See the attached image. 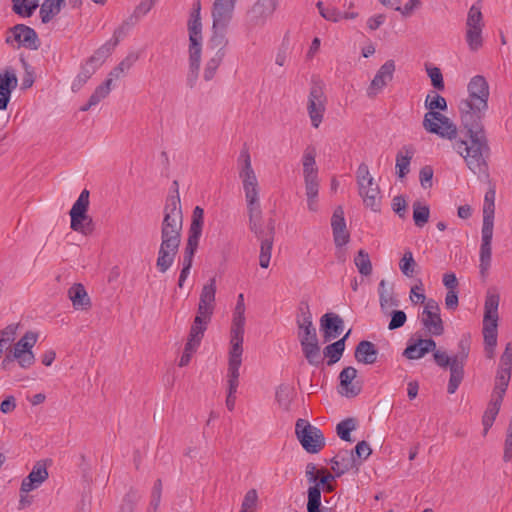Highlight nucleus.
I'll return each instance as SVG.
<instances>
[{
  "instance_id": "obj_1",
  "label": "nucleus",
  "mask_w": 512,
  "mask_h": 512,
  "mask_svg": "<svg viewBox=\"0 0 512 512\" xmlns=\"http://www.w3.org/2000/svg\"><path fill=\"white\" fill-rule=\"evenodd\" d=\"M467 89L469 96L460 101L459 111L469 141L456 140L452 147L474 174L487 175L490 148L482 120L488 109L489 85L484 76L476 75L471 78Z\"/></svg>"
},
{
  "instance_id": "obj_2",
  "label": "nucleus",
  "mask_w": 512,
  "mask_h": 512,
  "mask_svg": "<svg viewBox=\"0 0 512 512\" xmlns=\"http://www.w3.org/2000/svg\"><path fill=\"white\" fill-rule=\"evenodd\" d=\"M175 194L169 195L163 209L161 223V243L156 260L159 272L165 273L173 265L181 243L183 214L178 192V182L174 181Z\"/></svg>"
},
{
  "instance_id": "obj_3",
  "label": "nucleus",
  "mask_w": 512,
  "mask_h": 512,
  "mask_svg": "<svg viewBox=\"0 0 512 512\" xmlns=\"http://www.w3.org/2000/svg\"><path fill=\"white\" fill-rule=\"evenodd\" d=\"M298 327V340L307 362L313 366H319L323 359L321 357L320 345L316 328L312 322V314L307 301H301L296 315Z\"/></svg>"
},
{
  "instance_id": "obj_4",
  "label": "nucleus",
  "mask_w": 512,
  "mask_h": 512,
  "mask_svg": "<svg viewBox=\"0 0 512 512\" xmlns=\"http://www.w3.org/2000/svg\"><path fill=\"white\" fill-rule=\"evenodd\" d=\"M425 107L428 109V112L424 115L422 125L427 132L437 134L453 142L462 140L457 138L458 131L456 125L448 117L436 111L447 109V102L443 96L435 92L433 96L428 94L425 99Z\"/></svg>"
},
{
  "instance_id": "obj_5",
  "label": "nucleus",
  "mask_w": 512,
  "mask_h": 512,
  "mask_svg": "<svg viewBox=\"0 0 512 512\" xmlns=\"http://www.w3.org/2000/svg\"><path fill=\"white\" fill-rule=\"evenodd\" d=\"M200 1L194 5L188 21L189 32V72L186 83L189 88H194L198 79L201 54H202V23L200 18Z\"/></svg>"
},
{
  "instance_id": "obj_6",
  "label": "nucleus",
  "mask_w": 512,
  "mask_h": 512,
  "mask_svg": "<svg viewBox=\"0 0 512 512\" xmlns=\"http://www.w3.org/2000/svg\"><path fill=\"white\" fill-rule=\"evenodd\" d=\"M500 295L496 288H489L486 292L483 317V338L486 355L489 359L494 357L495 347L497 345V327H498V307Z\"/></svg>"
},
{
  "instance_id": "obj_7",
  "label": "nucleus",
  "mask_w": 512,
  "mask_h": 512,
  "mask_svg": "<svg viewBox=\"0 0 512 512\" xmlns=\"http://www.w3.org/2000/svg\"><path fill=\"white\" fill-rule=\"evenodd\" d=\"M204 224V210L196 206L192 213V221L188 231V239L182 255V269L178 279V287L183 288L186 279L190 274L193 265V259L198 249L199 240L202 235Z\"/></svg>"
},
{
  "instance_id": "obj_8",
  "label": "nucleus",
  "mask_w": 512,
  "mask_h": 512,
  "mask_svg": "<svg viewBox=\"0 0 512 512\" xmlns=\"http://www.w3.org/2000/svg\"><path fill=\"white\" fill-rule=\"evenodd\" d=\"M359 196L366 207L372 211L380 210V188L369 172L368 165L361 163L356 171Z\"/></svg>"
},
{
  "instance_id": "obj_9",
  "label": "nucleus",
  "mask_w": 512,
  "mask_h": 512,
  "mask_svg": "<svg viewBox=\"0 0 512 512\" xmlns=\"http://www.w3.org/2000/svg\"><path fill=\"white\" fill-rule=\"evenodd\" d=\"M238 161L241 164L239 177L242 180L247 207L260 205L258 180L252 168L251 157L247 149L241 151Z\"/></svg>"
},
{
  "instance_id": "obj_10",
  "label": "nucleus",
  "mask_w": 512,
  "mask_h": 512,
  "mask_svg": "<svg viewBox=\"0 0 512 512\" xmlns=\"http://www.w3.org/2000/svg\"><path fill=\"white\" fill-rule=\"evenodd\" d=\"M89 191L82 190L78 199L73 204L69 214L71 217L70 227L73 231L79 232L85 236L91 235L94 231L92 218L87 214L89 208Z\"/></svg>"
},
{
  "instance_id": "obj_11",
  "label": "nucleus",
  "mask_w": 512,
  "mask_h": 512,
  "mask_svg": "<svg viewBox=\"0 0 512 512\" xmlns=\"http://www.w3.org/2000/svg\"><path fill=\"white\" fill-rule=\"evenodd\" d=\"M295 434L308 453H318L325 446V438L321 430L305 419L300 418L296 421Z\"/></svg>"
},
{
  "instance_id": "obj_12",
  "label": "nucleus",
  "mask_w": 512,
  "mask_h": 512,
  "mask_svg": "<svg viewBox=\"0 0 512 512\" xmlns=\"http://www.w3.org/2000/svg\"><path fill=\"white\" fill-rule=\"evenodd\" d=\"M326 101L323 83L313 80L308 96L307 111L314 128H318L323 120Z\"/></svg>"
},
{
  "instance_id": "obj_13",
  "label": "nucleus",
  "mask_w": 512,
  "mask_h": 512,
  "mask_svg": "<svg viewBox=\"0 0 512 512\" xmlns=\"http://www.w3.org/2000/svg\"><path fill=\"white\" fill-rule=\"evenodd\" d=\"M494 216L483 215L482 237L480 246V274L485 278L491 266L492 238H493Z\"/></svg>"
},
{
  "instance_id": "obj_14",
  "label": "nucleus",
  "mask_w": 512,
  "mask_h": 512,
  "mask_svg": "<svg viewBox=\"0 0 512 512\" xmlns=\"http://www.w3.org/2000/svg\"><path fill=\"white\" fill-rule=\"evenodd\" d=\"M459 351L453 356L452 378H449L447 392L454 394L464 378V366L470 351L468 339L463 338L458 343Z\"/></svg>"
},
{
  "instance_id": "obj_15",
  "label": "nucleus",
  "mask_w": 512,
  "mask_h": 512,
  "mask_svg": "<svg viewBox=\"0 0 512 512\" xmlns=\"http://www.w3.org/2000/svg\"><path fill=\"white\" fill-rule=\"evenodd\" d=\"M249 217V229L255 234L259 241L265 240V238L271 237L274 239L275 236V220L273 218L268 219L266 224L262 221V210L260 205L247 207Z\"/></svg>"
},
{
  "instance_id": "obj_16",
  "label": "nucleus",
  "mask_w": 512,
  "mask_h": 512,
  "mask_svg": "<svg viewBox=\"0 0 512 512\" xmlns=\"http://www.w3.org/2000/svg\"><path fill=\"white\" fill-rule=\"evenodd\" d=\"M278 6V0H257L247 12L249 28L262 27L273 15Z\"/></svg>"
},
{
  "instance_id": "obj_17",
  "label": "nucleus",
  "mask_w": 512,
  "mask_h": 512,
  "mask_svg": "<svg viewBox=\"0 0 512 512\" xmlns=\"http://www.w3.org/2000/svg\"><path fill=\"white\" fill-rule=\"evenodd\" d=\"M396 65L394 60H387L377 71L367 88V96L369 98L376 97L389 82L392 81Z\"/></svg>"
},
{
  "instance_id": "obj_18",
  "label": "nucleus",
  "mask_w": 512,
  "mask_h": 512,
  "mask_svg": "<svg viewBox=\"0 0 512 512\" xmlns=\"http://www.w3.org/2000/svg\"><path fill=\"white\" fill-rule=\"evenodd\" d=\"M216 279L213 277L206 283L200 293L197 314L203 318H212L215 308Z\"/></svg>"
},
{
  "instance_id": "obj_19",
  "label": "nucleus",
  "mask_w": 512,
  "mask_h": 512,
  "mask_svg": "<svg viewBox=\"0 0 512 512\" xmlns=\"http://www.w3.org/2000/svg\"><path fill=\"white\" fill-rule=\"evenodd\" d=\"M244 331L245 325H231L228 364H242Z\"/></svg>"
},
{
  "instance_id": "obj_20",
  "label": "nucleus",
  "mask_w": 512,
  "mask_h": 512,
  "mask_svg": "<svg viewBox=\"0 0 512 512\" xmlns=\"http://www.w3.org/2000/svg\"><path fill=\"white\" fill-rule=\"evenodd\" d=\"M237 0H215L212 8V18L215 27H228Z\"/></svg>"
},
{
  "instance_id": "obj_21",
  "label": "nucleus",
  "mask_w": 512,
  "mask_h": 512,
  "mask_svg": "<svg viewBox=\"0 0 512 512\" xmlns=\"http://www.w3.org/2000/svg\"><path fill=\"white\" fill-rule=\"evenodd\" d=\"M331 227L336 247H342L346 245L350 240V234L346 227L344 210L341 206L336 207L333 212L331 218Z\"/></svg>"
},
{
  "instance_id": "obj_22",
  "label": "nucleus",
  "mask_w": 512,
  "mask_h": 512,
  "mask_svg": "<svg viewBox=\"0 0 512 512\" xmlns=\"http://www.w3.org/2000/svg\"><path fill=\"white\" fill-rule=\"evenodd\" d=\"M344 321L336 313L329 312L320 318V330L323 334L324 341L328 342L337 338L343 331Z\"/></svg>"
},
{
  "instance_id": "obj_23",
  "label": "nucleus",
  "mask_w": 512,
  "mask_h": 512,
  "mask_svg": "<svg viewBox=\"0 0 512 512\" xmlns=\"http://www.w3.org/2000/svg\"><path fill=\"white\" fill-rule=\"evenodd\" d=\"M10 32L14 40L27 49L37 50L40 47L38 35L33 28L25 24H16L10 28Z\"/></svg>"
},
{
  "instance_id": "obj_24",
  "label": "nucleus",
  "mask_w": 512,
  "mask_h": 512,
  "mask_svg": "<svg viewBox=\"0 0 512 512\" xmlns=\"http://www.w3.org/2000/svg\"><path fill=\"white\" fill-rule=\"evenodd\" d=\"M357 376V370L348 366L345 367L339 374V392L346 397H355L361 392V385L353 383V380Z\"/></svg>"
},
{
  "instance_id": "obj_25",
  "label": "nucleus",
  "mask_w": 512,
  "mask_h": 512,
  "mask_svg": "<svg viewBox=\"0 0 512 512\" xmlns=\"http://www.w3.org/2000/svg\"><path fill=\"white\" fill-rule=\"evenodd\" d=\"M378 350L374 343L362 340L360 341L354 352V357L359 363L366 365L374 364L377 361Z\"/></svg>"
},
{
  "instance_id": "obj_26",
  "label": "nucleus",
  "mask_w": 512,
  "mask_h": 512,
  "mask_svg": "<svg viewBox=\"0 0 512 512\" xmlns=\"http://www.w3.org/2000/svg\"><path fill=\"white\" fill-rule=\"evenodd\" d=\"M68 298L72 302V306L76 310H88L91 308V300L85 287L76 283L68 289Z\"/></svg>"
},
{
  "instance_id": "obj_27",
  "label": "nucleus",
  "mask_w": 512,
  "mask_h": 512,
  "mask_svg": "<svg viewBox=\"0 0 512 512\" xmlns=\"http://www.w3.org/2000/svg\"><path fill=\"white\" fill-rule=\"evenodd\" d=\"M414 154L413 145H405L397 152L395 168L399 178H404L410 172V163Z\"/></svg>"
},
{
  "instance_id": "obj_28",
  "label": "nucleus",
  "mask_w": 512,
  "mask_h": 512,
  "mask_svg": "<svg viewBox=\"0 0 512 512\" xmlns=\"http://www.w3.org/2000/svg\"><path fill=\"white\" fill-rule=\"evenodd\" d=\"M503 398L502 396H495L491 394V399L487 405V408L482 417L483 424V435L485 436L488 433V430L492 427L496 416L499 413Z\"/></svg>"
},
{
  "instance_id": "obj_29",
  "label": "nucleus",
  "mask_w": 512,
  "mask_h": 512,
  "mask_svg": "<svg viewBox=\"0 0 512 512\" xmlns=\"http://www.w3.org/2000/svg\"><path fill=\"white\" fill-rule=\"evenodd\" d=\"M210 321H211V318H203L202 316L196 314L194 321L190 328L187 343H190L194 346L199 347L201 340L204 336V333H205Z\"/></svg>"
},
{
  "instance_id": "obj_30",
  "label": "nucleus",
  "mask_w": 512,
  "mask_h": 512,
  "mask_svg": "<svg viewBox=\"0 0 512 512\" xmlns=\"http://www.w3.org/2000/svg\"><path fill=\"white\" fill-rule=\"evenodd\" d=\"M378 291L380 307L383 312H387L390 308L399 305V301L393 294V286L388 285L384 279L380 281Z\"/></svg>"
},
{
  "instance_id": "obj_31",
  "label": "nucleus",
  "mask_w": 512,
  "mask_h": 512,
  "mask_svg": "<svg viewBox=\"0 0 512 512\" xmlns=\"http://www.w3.org/2000/svg\"><path fill=\"white\" fill-rule=\"evenodd\" d=\"M351 330H348V332L339 340L336 342L327 345L324 350L323 354L325 357L328 358L327 364L333 365L336 362H338L345 350V341L349 337Z\"/></svg>"
},
{
  "instance_id": "obj_32",
  "label": "nucleus",
  "mask_w": 512,
  "mask_h": 512,
  "mask_svg": "<svg viewBox=\"0 0 512 512\" xmlns=\"http://www.w3.org/2000/svg\"><path fill=\"white\" fill-rule=\"evenodd\" d=\"M213 33L209 39V48L214 50L216 54L226 55V47L228 45V39L226 37L227 27H215L212 26Z\"/></svg>"
},
{
  "instance_id": "obj_33",
  "label": "nucleus",
  "mask_w": 512,
  "mask_h": 512,
  "mask_svg": "<svg viewBox=\"0 0 512 512\" xmlns=\"http://www.w3.org/2000/svg\"><path fill=\"white\" fill-rule=\"evenodd\" d=\"M315 157V148L311 146L307 147L302 158L304 179L318 177V168L316 166Z\"/></svg>"
},
{
  "instance_id": "obj_34",
  "label": "nucleus",
  "mask_w": 512,
  "mask_h": 512,
  "mask_svg": "<svg viewBox=\"0 0 512 512\" xmlns=\"http://www.w3.org/2000/svg\"><path fill=\"white\" fill-rule=\"evenodd\" d=\"M64 3L65 0H44L39 12L42 23H49L59 14Z\"/></svg>"
},
{
  "instance_id": "obj_35",
  "label": "nucleus",
  "mask_w": 512,
  "mask_h": 512,
  "mask_svg": "<svg viewBox=\"0 0 512 512\" xmlns=\"http://www.w3.org/2000/svg\"><path fill=\"white\" fill-rule=\"evenodd\" d=\"M421 323L432 336H441L444 333V325L440 314H422Z\"/></svg>"
},
{
  "instance_id": "obj_36",
  "label": "nucleus",
  "mask_w": 512,
  "mask_h": 512,
  "mask_svg": "<svg viewBox=\"0 0 512 512\" xmlns=\"http://www.w3.org/2000/svg\"><path fill=\"white\" fill-rule=\"evenodd\" d=\"M124 34L123 27L118 28L114 32V38L115 42L112 47H110L108 44L103 45L101 48H99L94 55H92L88 62L93 65V63H97V68L105 61V59L111 54V51L113 47H115L118 42L119 38Z\"/></svg>"
},
{
  "instance_id": "obj_37",
  "label": "nucleus",
  "mask_w": 512,
  "mask_h": 512,
  "mask_svg": "<svg viewBox=\"0 0 512 512\" xmlns=\"http://www.w3.org/2000/svg\"><path fill=\"white\" fill-rule=\"evenodd\" d=\"M353 462V452H351V455H347V453L344 455L338 454L331 460L332 470L335 472V475L339 477L353 467Z\"/></svg>"
},
{
  "instance_id": "obj_38",
  "label": "nucleus",
  "mask_w": 512,
  "mask_h": 512,
  "mask_svg": "<svg viewBox=\"0 0 512 512\" xmlns=\"http://www.w3.org/2000/svg\"><path fill=\"white\" fill-rule=\"evenodd\" d=\"M137 60L138 55L136 53H129L116 67L112 69L108 78H111V82H113L114 79L123 77Z\"/></svg>"
},
{
  "instance_id": "obj_39",
  "label": "nucleus",
  "mask_w": 512,
  "mask_h": 512,
  "mask_svg": "<svg viewBox=\"0 0 512 512\" xmlns=\"http://www.w3.org/2000/svg\"><path fill=\"white\" fill-rule=\"evenodd\" d=\"M12 10L22 17H30L39 6L38 0H12Z\"/></svg>"
},
{
  "instance_id": "obj_40",
  "label": "nucleus",
  "mask_w": 512,
  "mask_h": 512,
  "mask_svg": "<svg viewBox=\"0 0 512 512\" xmlns=\"http://www.w3.org/2000/svg\"><path fill=\"white\" fill-rule=\"evenodd\" d=\"M511 378V371L498 368L495 377V386L492 395L504 397L509 381Z\"/></svg>"
},
{
  "instance_id": "obj_41",
  "label": "nucleus",
  "mask_w": 512,
  "mask_h": 512,
  "mask_svg": "<svg viewBox=\"0 0 512 512\" xmlns=\"http://www.w3.org/2000/svg\"><path fill=\"white\" fill-rule=\"evenodd\" d=\"M226 55L220 53L216 54L214 53L213 56H211L205 63L204 71H203V78L205 81H211L216 73L220 65L222 64L224 58Z\"/></svg>"
},
{
  "instance_id": "obj_42",
  "label": "nucleus",
  "mask_w": 512,
  "mask_h": 512,
  "mask_svg": "<svg viewBox=\"0 0 512 512\" xmlns=\"http://www.w3.org/2000/svg\"><path fill=\"white\" fill-rule=\"evenodd\" d=\"M18 85V79L15 74L14 69L6 68L3 71H0V88L3 91H8L12 93L14 89H16Z\"/></svg>"
},
{
  "instance_id": "obj_43",
  "label": "nucleus",
  "mask_w": 512,
  "mask_h": 512,
  "mask_svg": "<svg viewBox=\"0 0 512 512\" xmlns=\"http://www.w3.org/2000/svg\"><path fill=\"white\" fill-rule=\"evenodd\" d=\"M354 264L358 269V272L362 276H369L372 273V263L369 257V254L360 249L357 255L354 257Z\"/></svg>"
},
{
  "instance_id": "obj_44",
  "label": "nucleus",
  "mask_w": 512,
  "mask_h": 512,
  "mask_svg": "<svg viewBox=\"0 0 512 512\" xmlns=\"http://www.w3.org/2000/svg\"><path fill=\"white\" fill-rule=\"evenodd\" d=\"M97 66L90 64L88 61L82 66L81 71L73 81L72 90L78 91L96 72Z\"/></svg>"
},
{
  "instance_id": "obj_45",
  "label": "nucleus",
  "mask_w": 512,
  "mask_h": 512,
  "mask_svg": "<svg viewBox=\"0 0 512 512\" xmlns=\"http://www.w3.org/2000/svg\"><path fill=\"white\" fill-rule=\"evenodd\" d=\"M482 30L483 28H466L465 39L470 51L476 52L483 46Z\"/></svg>"
},
{
  "instance_id": "obj_46",
  "label": "nucleus",
  "mask_w": 512,
  "mask_h": 512,
  "mask_svg": "<svg viewBox=\"0 0 512 512\" xmlns=\"http://www.w3.org/2000/svg\"><path fill=\"white\" fill-rule=\"evenodd\" d=\"M417 263L411 250H406L400 259L399 268L406 277H413L416 273Z\"/></svg>"
},
{
  "instance_id": "obj_47",
  "label": "nucleus",
  "mask_w": 512,
  "mask_h": 512,
  "mask_svg": "<svg viewBox=\"0 0 512 512\" xmlns=\"http://www.w3.org/2000/svg\"><path fill=\"white\" fill-rule=\"evenodd\" d=\"M321 489L318 484L308 489L307 512H321Z\"/></svg>"
},
{
  "instance_id": "obj_48",
  "label": "nucleus",
  "mask_w": 512,
  "mask_h": 512,
  "mask_svg": "<svg viewBox=\"0 0 512 512\" xmlns=\"http://www.w3.org/2000/svg\"><path fill=\"white\" fill-rule=\"evenodd\" d=\"M430 209L419 201L413 203V220L417 227H423L429 220Z\"/></svg>"
},
{
  "instance_id": "obj_49",
  "label": "nucleus",
  "mask_w": 512,
  "mask_h": 512,
  "mask_svg": "<svg viewBox=\"0 0 512 512\" xmlns=\"http://www.w3.org/2000/svg\"><path fill=\"white\" fill-rule=\"evenodd\" d=\"M427 354L425 346L420 344V338L415 340L413 343L409 342L403 352V356L410 360H416L424 357Z\"/></svg>"
},
{
  "instance_id": "obj_50",
  "label": "nucleus",
  "mask_w": 512,
  "mask_h": 512,
  "mask_svg": "<svg viewBox=\"0 0 512 512\" xmlns=\"http://www.w3.org/2000/svg\"><path fill=\"white\" fill-rule=\"evenodd\" d=\"M356 429V421L354 418H346L339 422L336 426V432L340 439L351 441V431Z\"/></svg>"
},
{
  "instance_id": "obj_51",
  "label": "nucleus",
  "mask_w": 512,
  "mask_h": 512,
  "mask_svg": "<svg viewBox=\"0 0 512 512\" xmlns=\"http://www.w3.org/2000/svg\"><path fill=\"white\" fill-rule=\"evenodd\" d=\"M483 15L481 9L476 5H472L468 11L466 19V28H483Z\"/></svg>"
},
{
  "instance_id": "obj_52",
  "label": "nucleus",
  "mask_w": 512,
  "mask_h": 512,
  "mask_svg": "<svg viewBox=\"0 0 512 512\" xmlns=\"http://www.w3.org/2000/svg\"><path fill=\"white\" fill-rule=\"evenodd\" d=\"M293 389L287 384H281L276 390V401L284 409L288 410L292 399Z\"/></svg>"
},
{
  "instance_id": "obj_53",
  "label": "nucleus",
  "mask_w": 512,
  "mask_h": 512,
  "mask_svg": "<svg viewBox=\"0 0 512 512\" xmlns=\"http://www.w3.org/2000/svg\"><path fill=\"white\" fill-rule=\"evenodd\" d=\"M260 255H259V264L262 268H268L270 259H271V251L273 247L274 239L271 237L265 238V240L260 241Z\"/></svg>"
},
{
  "instance_id": "obj_54",
  "label": "nucleus",
  "mask_w": 512,
  "mask_h": 512,
  "mask_svg": "<svg viewBox=\"0 0 512 512\" xmlns=\"http://www.w3.org/2000/svg\"><path fill=\"white\" fill-rule=\"evenodd\" d=\"M241 364H228V393H236L239 386V369Z\"/></svg>"
},
{
  "instance_id": "obj_55",
  "label": "nucleus",
  "mask_w": 512,
  "mask_h": 512,
  "mask_svg": "<svg viewBox=\"0 0 512 512\" xmlns=\"http://www.w3.org/2000/svg\"><path fill=\"white\" fill-rule=\"evenodd\" d=\"M111 85V78H107L104 83L96 87L90 96L92 104H98L101 100L105 99L111 91Z\"/></svg>"
},
{
  "instance_id": "obj_56",
  "label": "nucleus",
  "mask_w": 512,
  "mask_h": 512,
  "mask_svg": "<svg viewBox=\"0 0 512 512\" xmlns=\"http://www.w3.org/2000/svg\"><path fill=\"white\" fill-rule=\"evenodd\" d=\"M245 304L243 294L238 295V300L234 309L232 324L245 325Z\"/></svg>"
},
{
  "instance_id": "obj_57",
  "label": "nucleus",
  "mask_w": 512,
  "mask_h": 512,
  "mask_svg": "<svg viewBox=\"0 0 512 512\" xmlns=\"http://www.w3.org/2000/svg\"><path fill=\"white\" fill-rule=\"evenodd\" d=\"M258 501V494L255 489H250L246 492L244 499L241 504L240 511L250 512L254 511Z\"/></svg>"
},
{
  "instance_id": "obj_58",
  "label": "nucleus",
  "mask_w": 512,
  "mask_h": 512,
  "mask_svg": "<svg viewBox=\"0 0 512 512\" xmlns=\"http://www.w3.org/2000/svg\"><path fill=\"white\" fill-rule=\"evenodd\" d=\"M435 363L441 368L449 367L450 378H452L453 356L449 357L446 352L437 350L433 353Z\"/></svg>"
},
{
  "instance_id": "obj_59",
  "label": "nucleus",
  "mask_w": 512,
  "mask_h": 512,
  "mask_svg": "<svg viewBox=\"0 0 512 512\" xmlns=\"http://www.w3.org/2000/svg\"><path fill=\"white\" fill-rule=\"evenodd\" d=\"M31 481H35L37 484L43 483L48 478V471L44 465L36 464L32 471L28 475Z\"/></svg>"
},
{
  "instance_id": "obj_60",
  "label": "nucleus",
  "mask_w": 512,
  "mask_h": 512,
  "mask_svg": "<svg viewBox=\"0 0 512 512\" xmlns=\"http://www.w3.org/2000/svg\"><path fill=\"white\" fill-rule=\"evenodd\" d=\"M427 73L431 79L433 87L437 90H443L445 85L441 70L437 67L427 68Z\"/></svg>"
},
{
  "instance_id": "obj_61",
  "label": "nucleus",
  "mask_w": 512,
  "mask_h": 512,
  "mask_svg": "<svg viewBox=\"0 0 512 512\" xmlns=\"http://www.w3.org/2000/svg\"><path fill=\"white\" fill-rule=\"evenodd\" d=\"M495 190L490 189L486 192L483 205V215L494 216L495 213Z\"/></svg>"
},
{
  "instance_id": "obj_62",
  "label": "nucleus",
  "mask_w": 512,
  "mask_h": 512,
  "mask_svg": "<svg viewBox=\"0 0 512 512\" xmlns=\"http://www.w3.org/2000/svg\"><path fill=\"white\" fill-rule=\"evenodd\" d=\"M406 314L402 310H393L391 312V320L389 322L388 328L390 330H395L402 327L406 322Z\"/></svg>"
},
{
  "instance_id": "obj_63",
  "label": "nucleus",
  "mask_w": 512,
  "mask_h": 512,
  "mask_svg": "<svg viewBox=\"0 0 512 512\" xmlns=\"http://www.w3.org/2000/svg\"><path fill=\"white\" fill-rule=\"evenodd\" d=\"M422 5L421 0H408V2L403 6L395 7V11L400 12L403 17H410L413 12L419 9Z\"/></svg>"
},
{
  "instance_id": "obj_64",
  "label": "nucleus",
  "mask_w": 512,
  "mask_h": 512,
  "mask_svg": "<svg viewBox=\"0 0 512 512\" xmlns=\"http://www.w3.org/2000/svg\"><path fill=\"white\" fill-rule=\"evenodd\" d=\"M498 368L505 370H512V343L508 342L506 344L505 350L500 358V363Z\"/></svg>"
}]
</instances>
